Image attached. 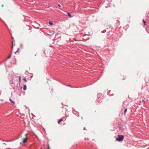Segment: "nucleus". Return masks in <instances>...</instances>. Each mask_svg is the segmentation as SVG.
<instances>
[{
    "label": "nucleus",
    "mask_w": 149,
    "mask_h": 149,
    "mask_svg": "<svg viewBox=\"0 0 149 149\" xmlns=\"http://www.w3.org/2000/svg\"><path fill=\"white\" fill-rule=\"evenodd\" d=\"M11 57V54H10L8 57L7 58H10Z\"/></svg>",
    "instance_id": "f8f14e48"
},
{
    "label": "nucleus",
    "mask_w": 149,
    "mask_h": 149,
    "mask_svg": "<svg viewBox=\"0 0 149 149\" xmlns=\"http://www.w3.org/2000/svg\"><path fill=\"white\" fill-rule=\"evenodd\" d=\"M1 6H2V7H3V5H1Z\"/></svg>",
    "instance_id": "a211bd4d"
},
{
    "label": "nucleus",
    "mask_w": 149,
    "mask_h": 149,
    "mask_svg": "<svg viewBox=\"0 0 149 149\" xmlns=\"http://www.w3.org/2000/svg\"><path fill=\"white\" fill-rule=\"evenodd\" d=\"M143 22L144 25H146V22L143 19Z\"/></svg>",
    "instance_id": "9d476101"
},
{
    "label": "nucleus",
    "mask_w": 149,
    "mask_h": 149,
    "mask_svg": "<svg viewBox=\"0 0 149 149\" xmlns=\"http://www.w3.org/2000/svg\"><path fill=\"white\" fill-rule=\"evenodd\" d=\"M23 89L25 90L26 89V84L24 85V84Z\"/></svg>",
    "instance_id": "7ed1b4c3"
},
{
    "label": "nucleus",
    "mask_w": 149,
    "mask_h": 149,
    "mask_svg": "<svg viewBox=\"0 0 149 149\" xmlns=\"http://www.w3.org/2000/svg\"><path fill=\"white\" fill-rule=\"evenodd\" d=\"M10 101L13 103V105L15 104V102L12 101L11 99H9Z\"/></svg>",
    "instance_id": "39448f33"
},
{
    "label": "nucleus",
    "mask_w": 149,
    "mask_h": 149,
    "mask_svg": "<svg viewBox=\"0 0 149 149\" xmlns=\"http://www.w3.org/2000/svg\"><path fill=\"white\" fill-rule=\"evenodd\" d=\"M63 121V120L62 119H60L58 121V124H60V122L62 121Z\"/></svg>",
    "instance_id": "20e7f679"
},
{
    "label": "nucleus",
    "mask_w": 149,
    "mask_h": 149,
    "mask_svg": "<svg viewBox=\"0 0 149 149\" xmlns=\"http://www.w3.org/2000/svg\"><path fill=\"white\" fill-rule=\"evenodd\" d=\"M142 102H145V101L144 100H143L142 101Z\"/></svg>",
    "instance_id": "dca6fc26"
},
{
    "label": "nucleus",
    "mask_w": 149,
    "mask_h": 149,
    "mask_svg": "<svg viewBox=\"0 0 149 149\" xmlns=\"http://www.w3.org/2000/svg\"><path fill=\"white\" fill-rule=\"evenodd\" d=\"M23 80L24 81L26 82H27V81L26 80L25 78H24L23 79Z\"/></svg>",
    "instance_id": "6e6552de"
},
{
    "label": "nucleus",
    "mask_w": 149,
    "mask_h": 149,
    "mask_svg": "<svg viewBox=\"0 0 149 149\" xmlns=\"http://www.w3.org/2000/svg\"><path fill=\"white\" fill-rule=\"evenodd\" d=\"M19 50V48H17V50L15 52V53L16 54Z\"/></svg>",
    "instance_id": "4468645a"
},
{
    "label": "nucleus",
    "mask_w": 149,
    "mask_h": 149,
    "mask_svg": "<svg viewBox=\"0 0 149 149\" xmlns=\"http://www.w3.org/2000/svg\"><path fill=\"white\" fill-rule=\"evenodd\" d=\"M75 40H76V39H74Z\"/></svg>",
    "instance_id": "aec40b11"
},
{
    "label": "nucleus",
    "mask_w": 149,
    "mask_h": 149,
    "mask_svg": "<svg viewBox=\"0 0 149 149\" xmlns=\"http://www.w3.org/2000/svg\"><path fill=\"white\" fill-rule=\"evenodd\" d=\"M47 147H48V149H50V147H49V144H48V145H47Z\"/></svg>",
    "instance_id": "2eb2a0df"
},
{
    "label": "nucleus",
    "mask_w": 149,
    "mask_h": 149,
    "mask_svg": "<svg viewBox=\"0 0 149 149\" xmlns=\"http://www.w3.org/2000/svg\"><path fill=\"white\" fill-rule=\"evenodd\" d=\"M12 47H11V51H12V49H13V41H12Z\"/></svg>",
    "instance_id": "9b49d317"
},
{
    "label": "nucleus",
    "mask_w": 149,
    "mask_h": 149,
    "mask_svg": "<svg viewBox=\"0 0 149 149\" xmlns=\"http://www.w3.org/2000/svg\"><path fill=\"white\" fill-rule=\"evenodd\" d=\"M68 15L70 17H72L70 13H68Z\"/></svg>",
    "instance_id": "423d86ee"
},
{
    "label": "nucleus",
    "mask_w": 149,
    "mask_h": 149,
    "mask_svg": "<svg viewBox=\"0 0 149 149\" xmlns=\"http://www.w3.org/2000/svg\"><path fill=\"white\" fill-rule=\"evenodd\" d=\"M127 111V109H125L124 111V114H125Z\"/></svg>",
    "instance_id": "ddd939ff"
},
{
    "label": "nucleus",
    "mask_w": 149,
    "mask_h": 149,
    "mask_svg": "<svg viewBox=\"0 0 149 149\" xmlns=\"http://www.w3.org/2000/svg\"><path fill=\"white\" fill-rule=\"evenodd\" d=\"M49 24L50 25H53V24L52 22H49Z\"/></svg>",
    "instance_id": "1a4fd4ad"
},
{
    "label": "nucleus",
    "mask_w": 149,
    "mask_h": 149,
    "mask_svg": "<svg viewBox=\"0 0 149 149\" xmlns=\"http://www.w3.org/2000/svg\"><path fill=\"white\" fill-rule=\"evenodd\" d=\"M28 140V138L27 137H26L25 138H23L22 139V140H23V141H22V142L23 143H26V142H27V141Z\"/></svg>",
    "instance_id": "f03ea898"
},
{
    "label": "nucleus",
    "mask_w": 149,
    "mask_h": 149,
    "mask_svg": "<svg viewBox=\"0 0 149 149\" xmlns=\"http://www.w3.org/2000/svg\"><path fill=\"white\" fill-rule=\"evenodd\" d=\"M12 38L13 39H14L13 38V37H12Z\"/></svg>",
    "instance_id": "6ab92c4d"
},
{
    "label": "nucleus",
    "mask_w": 149,
    "mask_h": 149,
    "mask_svg": "<svg viewBox=\"0 0 149 149\" xmlns=\"http://www.w3.org/2000/svg\"><path fill=\"white\" fill-rule=\"evenodd\" d=\"M19 84H20L21 83V77H20V76L19 77Z\"/></svg>",
    "instance_id": "0eeeda50"
},
{
    "label": "nucleus",
    "mask_w": 149,
    "mask_h": 149,
    "mask_svg": "<svg viewBox=\"0 0 149 149\" xmlns=\"http://www.w3.org/2000/svg\"><path fill=\"white\" fill-rule=\"evenodd\" d=\"M124 138V136L122 135H118V137L116 139V140L119 141H122Z\"/></svg>",
    "instance_id": "f257e3e1"
},
{
    "label": "nucleus",
    "mask_w": 149,
    "mask_h": 149,
    "mask_svg": "<svg viewBox=\"0 0 149 149\" xmlns=\"http://www.w3.org/2000/svg\"><path fill=\"white\" fill-rule=\"evenodd\" d=\"M58 6H60H60H61V5H59V4H58Z\"/></svg>",
    "instance_id": "f3484780"
}]
</instances>
